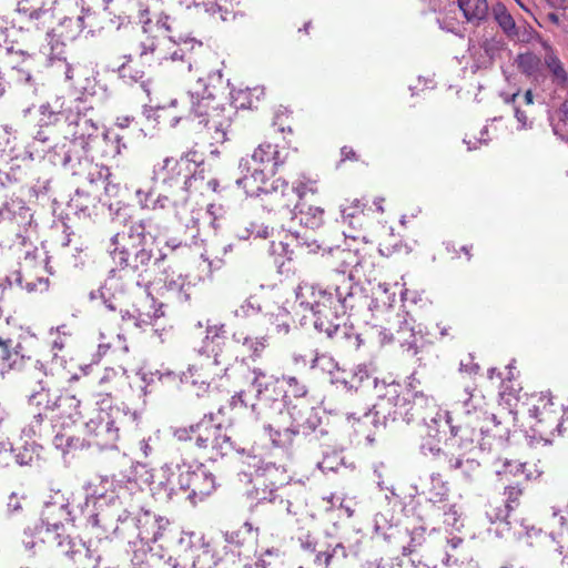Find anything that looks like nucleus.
I'll return each instance as SVG.
<instances>
[{"instance_id":"f8f14e48","label":"nucleus","mask_w":568,"mask_h":568,"mask_svg":"<svg viewBox=\"0 0 568 568\" xmlns=\"http://www.w3.org/2000/svg\"><path fill=\"white\" fill-rule=\"evenodd\" d=\"M73 520L74 517L69 508L68 500L59 493L51 496L50 500L44 503L40 521L41 526L47 527V531H58L63 527L64 521L70 523Z\"/></svg>"},{"instance_id":"8fccbe9b","label":"nucleus","mask_w":568,"mask_h":568,"mask_svg":"<svg viewBox=\"0 0 568 568\" xmlns=\"http://www.w3.org/2000/svg\"><path fill=\"white\" fill-rule=\"evenodd\" d=\"M42 447L40 445L31 444V445H24L21 450L18 453H13V457L16 463L19 466H28L33 463L34 455L39 456V450Z\"/></svg>"},{"instance_id":"de8ad7c7","label":"nucleus","mask_w":568,"mask_h":568,"mask_svg":"<svg viewBox=\"0 0 568 568\" xmlns=\"http://www.w3.org/2000/svg\"><path fill=\"white\" fill-rule=\"evenodd\" d=\"M103 206L108 207L110 216L120 222H124L129 216V205L121 200L106 201L105 199L100 200Z\"/></svg>"},{"instance_id":"c03bdc74","label":"nucleus","mask_w":568,"mask_h":568,"mask_svg":"<svg viewBox=\"0 0 568 568\" xmlns=\"http://www.w3.org/2000/svg\"><path fill=\"white\" fill-rule=\"evenodd\" d=\"M62 116L63 114L54 111L49 103L41 104L39 108L37 125L40 128L53 129Z\"/></svg>"},{"instance_id":"e2e57ef3","label":"nucleus","mask_w":568,"mask_h":568,"mask_svg":"<svg viewBox=\"0 0 568 568\" xmlns=\"http://www.w3.org/2000/svg\"><path fill=\"white\" fill-rule=\"evenodd\" d=\"M260 311V304L253 302V297H250L237 310H235L234 314L237 317H246L251 314L258 313Z\"/></svg>"},{"instance_id":"393cba45","label":"nucleus","mask_w":568,"mask_h":568,"mask_svg":"<svg viewBox=\"0 0 568 568\" xmlns=\"http://www.w3.org/2000/svg\"><path fill=\"white\" fill-rule=\"evenodd\" d=\"M457 4L467 22L475 27L488 20L489 6L487 0H457Z\"/></svg>"},{"instance_id":"ddd939ff","label":"nucleus","mask_w":568,"mask_h":568,"mask_svg":"<svg viewBox=\"0 0 568 568\" xmlns=\"http://www.w3.org/2000/svg\"><path fill=\"white\" fill-rule=\"evenodd\" d=\"M124 508V504L119 494L110 490L106 495L100 496L95 501L94 514L90 515L89 523L92 526H102L104 529L113 526V514L120 513Z\"/></svg>"},{"instance_id":"774afa93","label":"nucleus","mask_w":568,"mask_h":568,"mask_svg":"<svg viewBox=\"0 0 568 568\" xmlns=\"http://www.w3.org/2000/svg\"><path fill=\"white\" fill-rule=\"evenodd\" d=\"M192 568H227V562L222 559H215V555L213 554V559H206V561L203 562L199 559L194 560Z\"/></svg>"},{"instance_id":"72a5a7b5","label":"nucleus","mask_w":568,"mask_h":568,"mask_svg":"<svg viewBox=\"0 0 568 568\" xmlns=\"http://www.w3.org/2000/svg\"><path fill=\"white\" fill-rule=\"evenodd\" d=\"M329 338L352 349H358L362 345L361 335L355 332L353 325L346 323H336Z\"/></svg>"},{"instance_id":"58836bf2","label":"nucleus","mask_w":568,"mask_h":568,"mask_svg":"<svg viewBox=\"0 0 568 568\" xmlns=\"http://www.w3.org/2000/svg\"><path fill=\"white\" fill-rule=\"evenodd\" d=\"M471 409V414H473V417L475 418V422L477 423V425H485L487 427H489L487 424L488 423H491L494 425V427L496 428L495 432H490V436L493 437H497L499 439H508L509 438V430L508 429H505V430H499V426L501 424L500 420H498L497 416L494 415V414H488L487 412L483 410V409H478L474 406L470 407Z\"/></svg>"},{"instance_id":"c756f323","label":"nucleus","mask_w":568,"mask_h":568,"mask_svg":"<svg viewBox=\"0 0 568 568\" xmlns=\"http://www.w3.org/2000/svg\"><path fill=\"white\" fill-rule=\"evenodd\" d=\"M429 479L432 481V488L428 490L426 504L428 505L432 514L438 508V506L447 503L449 488L446 483L442 480V476L438 473L430 474Z\"/></svg>"},{"instance_id":"09e8293b","label":"nucleus","mask_w":568,"mask_h":568,"mask_svg":"<svg viewBox=\"0 0 568 568\" xmlns=\"http://www.w3.org/2000/svg\"><path fill=\"white\" fill-rule=\"evenodd\" d=\"M538 33L536 30L528 23L517 24L516 30L509 37V41L516 43H529L531 42Z\"/></svg>"},{"instance_id":"f03ea898","label":"nucleus","mask_w":568,"mask_h":568,"mask_svg":"<svg viewBox=\"0 0 568 568\" xmlns=\"http://www.w3.org/2000/svg\"><path fill=\"white\" fill-rule=\"evenodd\" d=\"M293 220L300 215V224L304 227L300 231H290L287 237L290 241H280L278 243L272 242L270 252L272 254L284 255L288 261L294 256L303 254H314L321 250L324 253L331 254L334 250H339V246L323 247L316 239L313 237V231L318 229L324 220V210L318 206H308L304 210V204L300 202L293 209Z\"/></svg>"},{"instance_id":"e433bc0d","label":"nucleus","mask_w":568,"mask_h":568,"mask_svg":"<svg viewBox=\"0 0 568 568\" xmlns=\"http://www.w3.org/2000/svg\"><path fill=\"white\" fill-rule=\"evenodd\" d=\"M491 16L498 28L509 39L517 23L507 7L500 1L496 2L491 6Z\"/></svg>"},{"instance_id":"4d7b16f0","label":"nucleus","mask_w":568,"mask_h":568,"mask_svg":"<svg viewBox=\"0 0 568 568\" xmlns=\"http://www.w3.org/2000/svg\"><path fill=\"white\" fill-rule=\"evenodd\" d=\"M425 526H418L415 527L410 532V540L407 546L403 547V554L408 555L415 551V549L420 546L425 541V532H426Z\"/></svg>"},{"instance_id":"864d4df0","label":"nucleus","mask_w":568,"mask_h":568,"mask_svg":"<svg viewBox=\"0 0 568 568\" xmlns=\"http://www.w3.org/2000/svg\"><path fill=\"white\" fill-rule=\"evenodd\" d=\"M505 42L497 37L487 38L481 43V49L484 50L486 57L489 60H495L500 51L504 49Z\"/></svg>"},{"instance_id":"cd10ccee","label":"nucleus","mask_w":568,"mask_h":568,"mask_svg":"<svg viewBox=\"0 0 568 568\" xmlns=\"http://www.w3.org/2000/svg\"><path fill=\"white\" fill-rule=\"evenodd\" d=\"M237 186H243L250 196H260L262 192H270L265 185L266 174L263 169L256 166L250 175L245 174L235 181Z\"/></svg>"},{"instance_id":"4468645a","label":"nucleus","mask_w":568,"mask_h":568,"mask_svg":"<svg viewBox=\"0 0 568 568\" xmlns=\"http://www.w3.org/2000/svg\"><path fill=\"white\" fill-rule=\"evenodd\" d=\"M77 109L79 108L77 106ZM65 120L73 136L71 141L72 146L87 151L89 141L98 134V125L85 113H81L80 110L68 115Z\"/></svg>"},{"instance_id":"2f4dec72","label":"nucleus","mask_w":568,"mask_h":568,"mask_svg":"<svg viewBox=\"0 0 568 568\" xmlns=\"http://www.w3.org/2000/svg\"><path fill=\"white\" fill-rule=\"evenodd\" d=\"M252 161L256 164L273 162L271 174L274 175L278 168L284 164L285 160L280 156L276 145L271 143L260 144L252 154Z\"/></svg>"},{"instance_id":"6e6d98bb","label":"nucleus","mask_w":568,"mask_h":568,"mask_svg":"<svg viewBox=\"0 0 568 568\" xmlns=\"http://www.w3.org/2000/svg\"><path fill=\"white\" fill-rule=\"evenodd\" d=\"M521 495L523 488L519 486V484L506 486L504 489V504L511 510H515L519 506V499Z\"/></svg>"},{"instance_id":"7ed1b4c3","label":"nucleus","mask_w":568,"mask_h":568,"mask_svg":"<svg viewBox=\"0 0 568 568\" xmlns=\"http://www.w3.org/2000/svg\"><path fill=\"white\" fill-rule=\"evenodd\" d=\"M357 294H362V287L357 284H352L348 281L344 282L343 285H337L334 288V292L328 290H320V300H316L314 303L301 301V306L310 308L313 312L315 316V329L326 334V336L329 338L336 323L327 318L326 311H332V308H334L336 320H338L337 314L339 310L343 314H345L347 310L354 308L353 300Z\"/></svg>"},{"instance_id":"49530a36","label":"nucleus","mask_w":568,"mask_h":568,"mask_svg":"<svg viewBox=\"0 0 568 568\" xmlns=\"http://www.w3.org/2000/svg\"><path fill=\"white\" fill-rule=\"evenodd\" d=\"M342 466H345V462L344 457L338 452L324 454L323 459L317 464V467L323 473H336Z\"/></svg>"},{"instance_id":"20e7f679","label":"nucleus","mask_w":568,"mask_h":568,"mask_svg":"<svg viewBox=\"0 0 568 568\" xmlns=\"http://www.w3.org/2000/svg\"><path fill=\"white\" fill-rule=\"evenodd\" d=\"M383 387L385 388L386 399L393 403L395 413L406 424H426L428 417L438 409L434 398L428 397L423 392L415 390L412 383L404 392H402V386L394 382L383 383Z\"/></svg>"},{"instance_id":"052dcab7","label":"nucleus","mask_w":568,"mask_h":568,"mask_svg":"<svg viewBox=\"0 0 568 568\" xmlns=\"http://www.w3.org/2000/svg\"><path fill=\"white\" fill-rule=\"evenodd\" d=\"M395 339H397L403 347L406 346L407 352H409L410 355H416L418 353L417 337L415 334H397Z\"/></svg>"},{"instance_id":"473e14b6","label":"nucleus","mask_w":568,"mask_h":568,"mask_svg":"<svg viewBox=\"0 0 568 568\" xmlns=\"http://www.w3.org/2000/svg\"><path fill=\"white\" fill-rule=\"evenodd\" d=\"M374 369L366 364L357 365L352 374L351 382L355 384L353 389H357L358 387H369L373 386L376 389V394L384 393L385 388L383 384H379L377 377L373 376ZM382 383H385L384 381Z\"/></svg>"},{"instance_id":"338daca9","label":"nucleus","mask_w":568,"mask_h":568,"mask_svg":"<svg viewBox=\"0 0 568 568\" xmlns=\"http://www.w3.org/2000/svg\"><path fill=\"white\" fill-rule=\"evenodd\" d=\"M13 446L10 442H0V466L6 467L10 464L13 457Z\"/></svg>"},{"instance_id":"6e6552de","label":"nucleus","mask_w":568,"mask_h":568,"mask_svg":"<svg viewBox=\"0 0 568 568\" xmlns=\"http://www.w3.org/2000/svg\"><path fill=\"white\" fill-rule=\"evenodd\" d=\"M185 498L195 505L215 490V477L203 464L193 465L185 462Z\"/></svg>"},{"instance_id":"bb28decb","label":"nucleus","mask_w":568,"mask_h":568,"mask_svg":"<svg viewBox=\"0 0 568 568\" xmlns=\"http://www.w3.org/2000/svg\"><path fill=\"white\" fill-rule=\"evenodd\" d=\"M94 437L97 438L95 445L101 448L115 446V442L119 439V428L109 414L100 415V426Z\"/></svg>"},{"instance_id":"4be33fe9","label":"nucleus","mask_w":568,"mask_h":568,"mask_svg":"<svg viewBox=\"0 0 568 568\" xmlns=\"http://www.w3.org/2000/svg\"><path fill=\"white\" fill-rule=\"evenodd\" d=\"M113 526L108 527L106 530H112V532L118 537L123 538H138V531L140 524L139 520V511L132 513L126 507H124L120 513L114 514Z\"/></svg>"},{"instance_id":"37998d69","label":"nucleus","mask_w":568,"mask_h":568,"mask_svg":"<svg viewBox=\"0 0 568 568\" xmlns=\"http://www.w3.org/2000/svg\"><path fill=\"white\" fill-rule=\"evenodd\" d=\"M432 516L438 518L443 517V520L447 526L456 529H458L459 526H463V524H459V513L456 505L445 503L444 505L438 506V508L432 513Z\"/></svg>"},{"instance_id":"1a4fd4ad","label":"nucleus","mask_w":568,"mask_h":568,"mask_svg":"<svg viewBox=\"0 0 568 568\" xmlns=\"http://www.w3.org/2000/svg\"><path fill=\"white\" fill-rule=\"evenodd\" d=\"M251 386L255 389V397L264 404H277V408L290 397L281 379L267 376L261 368L253 369Z\"/></svg>"},{"instance_id":"0e129e2a","label":"nucleus","mask_w":568,"mask_h":568,"mask_svg":"<svg viewBox=\"0 0 568 568\" xmlns=\"http://www.w3.org/2000/svg\"><path fill=\"white\" fill-rule=\"evenodd\" d=\"M511 509L508 508L505 504L503 506H498L491 509V511L487 513L490 521L494 525H497L498 523L509 519Z\"/></svg>"},{"instance_id":"f257e3e1","label":"nucleus","mask_w":568,"mask_h":568,"mask_svg":"<svg viewBox=\"0 0 568 568\" xmlns=\"http://www.w3.org/2000/svg\"><path fill=\"white\" fill-rule=\"evenodd\" d=\"M110 254L121 268H130L142 276L151 263L160 266L166 258L156 229L145 221L130 226L128 234L116 233L110 240Z\"/></svg>"},{"instance_id":"a19ab883","label":"nucleus","mask_w":568,"mask_h":568,"mask_svg":"<svg viewBox=\"0 0 568 568\" xmlns=\"http://www.w3.org/2000/svg\"><path fill=\"white\" fill-rule=\"evenodd\" d=\"M65 145H62L61 148H58L57 145L54 146H49V149H41L40 152L42 153H45V152H51L52 151V158H51V162L54 164V165H58L60 164L61 166L63 168H70V169H73L74 168V164L73 162H80V155H77L75 158L73 156L72 154V151L71 150H64ZM37 153H39V150H37Z\"/></svg>"},{"instance_id":"69168bd1","label":"nucleus","mask_w":568,"mask_h":568,"mask_svg":"<svg viewBox=\"0 0 568 568\" xmlns=\"http://www.w3.org/2000/svg\"><path fill=\"white\" fill-rule=\"evenodd\" d=\"M17 80L23 84L26 93H28V92L37 93V88L34 84L33 77L29 71H26L22 69L18 70Z\"/></svg>"},{"instance_id":"dca6fc26","label":"nucleus","mask_w":568,"mask_h":568,"mask_svg":"<svg viewBox=\"0 0 568 568\" xmlns=\"http://www.w3.org/2000/svg\"><path fill=\"white\" fill-rule=\"evenodd\" d=\"M57 548L60 555L64 556L74 564H89L93 559L94 551L87 544L78 538L62 536L57 532Z\"/></svg>"},{"instance_id":"603ef678","label":"nucleus","mask_w":568,"mask_h":568,"mask_svg":"<svg viewBox=\"0 0 568 568\" xmlns=\"http://www.w3.org/2000/svg\"><path fill=\"white\" fill-rule=\"evenodd\" d=\"M445 420H446L445 415L443 416L442 413L439 412V409H437L434 414H432L428 417V419L426 420V424H423L427 429L426 435L433 439L438 438L439 434H440L442 423L445 424Z\"/></svg>"},{"instance_id":"412c9836","label":"nucleus","mask_w":568,"mask_h":568,"mask_svg":"<svg viewBox=\"0 0 568 568\" xmlns=\"http://www.w3.org/2000/svg\"><path fill=\"white\" fill-rule=\"evenodd\" d=\"M265 471H266V477H264L263 475H257L256 478H255V486L254 488L248 491V497L251 499H255L257 503H262V501H270V503H273L276 500V489H277V485L275 481L273 480H270V483H266V480L270 478L273 477V474L277 471V468L275 467V465H267L266 468H265Z\"/></svg>"},{"instance_id":"680f3d73","label":"nucleus","mask_w":568,"mask_h":568,"mask_svg":"<svg viewBox=\"0 0 568 568\" xmlns=\"http://www.w3.org/2000/svg\"><path fill=\"white\" fill-rule=\"evenodd\" d=\"M85 489V503L84 505L88 506L89 503L92 501L93 507H95V501L100 496L106 495L110 490L105 489L103 486L101 487H93L91 484H87L84 486Z\"/></svg>"},{"instance_id":"5701e85b","label":"nucleus","mask_w":568,"mask_h":568,"mask_svg":"<svg viewBox=\"0 0 568 568\" xmlns=\"http://www.w3.org/2000/svg\"><path fill=\"white\" fill-rule=\"evenodd\" d=\"M378 400L374 404L372 409L365 415V417L371 419V423L376 427L386 428L389 422L397 420L398 414L395 413V407H393V403L386 399L385 392L378 393Z\"/></svg>"},{"instance_id":"f3484780","label":"nucleus","mask_w":568,"mask_h":568,"mask_svg":"<svg viewBox=\"0 0 568 568\" xmlns=\"http://www.w3.org/2000/svg\"><path fill=\"white\" fill-rule=\"evenodd\" d=\"M17 12L37 29L43 28L52 17L50 10L43 8V0H19Z\"/></svg>"},{"instance_id":"79ce46f5","label":"nucleus","mask_w":568,"mask_h":568,"mask_svg":"<svg viewBox=\"0 0 568 568\" xmlns=\"http://www.w3.org/2000/svg\"><path fill=\"white\" fill-rule=\"evenodd\" d=\"M193 284L190 282H185L182 277H179L178 280H171L165 282L164 288L173 294L175 298L180 303H189L191 300V291L193 288Z\"/></svg>"},{"instance_id":"13d9d810","label":"nucleus","mask_w":568,"mask_h":568,"mask_svg":"<svg viewBox=\"0 0 568 568\" xmlns=\"http://www.w3.org/2000/svg\"><path fill=\"white\" fill-rule=\"evenodd\" d=\"M313 368H321L323 371H327L331 375H333V369L338 371L337 363L334 359L326 355L316 356L312 363Z\"/></svg>"},{"instance_id":"39448f33","label":"nucleus","mask_w":568,"mask_h":568,"mask_svg":"<svg viewBox=\"0 0 568 568\" xmlns=\"http://www.w3.org/2000/svg\"><path fill=\"white\" fill-rule=\"evenodd\" d=\"M179 440H195L199 448L206 449L211 447V459L215 460L217 457H224L233 452L239 454L244 453V448L240 449L232 440L226 429L220 424H214L212 416L204 417L201 422L191 425L189 428H179L174 433Z\"/></svg>"},{"instance_id":"a878e982","label":"nucleus","mask_w":568,"mask_h":568,"mask_svg":"<svg viewBox=\"0 0 568 568\" xmlns=\"http://www.w3.org/2000/svg\"><path fill=\"white\" fill-rule=\"evenodd\" d=\"M515 62L519 71L530 79L534 84L544 81L545 75L540 70L541 59L532 52L519 53Z\"/></svg>"},{"instance_id":"c85d7f7f","label":"nucleus","mask_w":568,"mask_h":568,"mask_svg":"<svg viewBox=\"0 0 568 568\" xmlns=\"http://www.w3.org/2000/svg\"><path fill=\"white\" fill-rule=\"evenodd\" d=\"M548 121L552 133L568 144V99L555 111L548 112Z\"/></svg>"},{"instance_id":"9b49d317","label":"nucleus","mask_w":568,"mask_h":568,"mask_svg":"<svg viewBox=\"0 0 568 568\" xmlns=\"http://www.w3.org/2000/svg\"><path fill=\"white\" fill-rule=\"evenodd\" d=\"M174 552L182 559L201 560L213 559V551L209 544L204 542L203 536L195 532L181 531L174 542Z\"/></svg>"},{"instance_id":"f704fd0d","label":"nucleus","mask_w":568,"mask_h":568,"mask_svg":"<svg viewBox=\"0 0 568 568\" xmlns=\"http://www.w3.org/2000/svg\"><path fill=\"white\" fill-rule=\"evenodd\" d=\"M479 463L474 458H464L463 455L452 456L448 459V468L459 471L466 481H473L479 470Z\"/></svg>"},{"instance_id":"6ab92c4d","label":"nucleus","mask_w":568,"mask_h":568,"mask_svg":"<svg viewBox=\"0 0 568 568\" xmlns=\"http://www.w3.org/2000/svg\"><path fill=\"white\" fill-rule=\"evenodd\" d=\"M542 47L546 49V53L544 57V64L547 68L551 83L558 90H567L568 89V71L566 70L564 63L555 52V50L549 45L548 42H542Z\"/></svg>"},{"instance_id":"3c124183","label":"nucleus","mask_w":568,"mask_h":568,"mask_svg":"<svg viewBox=\"0 0 568 568\" xmlns=\"http://www.w3.org/2000/svg\"><path fill=\"white\" fill-rule=\"evenodd\" d=\"M282 382H285L287 384L288 389H286V392H288L293 400H304V397L307 394V388L305 385L301 384L296 377L283 376Z\"/></svg>"},{"instance_id":"0eeeda50","label":"nucleus","mask_w":568,"mask_h":568,"mask_svg":"<svg viewBox=\"0 0 568 568\" xmlns=\"http://www.w3.org/2000/svg\"><path fill=\"white\" fill-rule=\"evenodd\" d=\"M185 462H170L161 467V477L151 484L152 496L160 503H170L185 494Z\"/></svg>"},{"instance_id":"ea45409f","label":"nucleus","mask_w":568,"mask_h":568,"mask_svg":"<svg viewBox=\"0 0 568 568\" xmlns=\"http://www.w3.org/2000/svg\"><path fill=\"white\" fill-rule=\"evenodd\" d=\"M315 407L310 406L305 400H293L291 396L284 400V404L278 407L280 412L285 409L291 418V425L300 423L310 410H313Z\"/></svg>"},{"instance_id":"7c9ffc66","label":"nucleus","mask_w":568,"mask_h":568,"mask_svg":"<svg viewBox=\"0 0 568 568\" xmlns=\"http://www.w3.org/2000/svg\"><path fill=\"white\" fill-rule=\"evenodd\" d=\"M197 83L202 85L201 90L190 91L191 110L197 118H204L207 115V104L205 101L213 100L214 95L210 91L209 87L203 82V79H199ZM209 124L207 120L202 119L200 123Z\"/></svg>"},{"instance_id":"bf43d9fd","label":"nucleus","mask_w":568,"mask_h":568,"mask_svg":"<svg viewBox=\"0 0 568 568\" xmlns=\"http://www.w3.org/2000/svg\"><path fill=\"white\" fill-rule=\"evenodd\" d=\"M60 24L72 28L70 37H74L75 34L82 32L85 28L83 16H78L75 19L71 17H64L60 20Z\"/></svg>"},{"instance_id":"5fc2aeb1","label":"nucleus","mask_w":568,"mask_h":568,"mask_svg":"<svg viewBox=\"0 0 568 568\" xmlns=\"http://www.w3.org/2000/svg\"><path fill=\"white\" fill-rule=\"evenodd\" d=\"M90 194L83 190L77 189L74 195L70 199L68 206L75 212L85 213L89 209Z\"/></svg>"},{"instance_id":"2eb2a0df","label":"nucleus","mask_w":568,"mask_h":568,"mask_svg":"<svg viewBox=\"0 0 568 568\" xmlns=\"http://www.w3.org/2000/svg\"><path fill=\"white\" fill-rule=\"evenodd\" d=\"M138 523L140 524L138 539L146 545L160 540L170 526V520L166 517L143 509L139 510Z\"/></svg>"},{"instance_id":"a18cd8bd","label":"nucleus","mask_w":568,"mask_h":568,"mask_svg":"<svg viewBox=\"0 0 568 568\" xmlns=\"http://www.w3.org/2000/svg\"><path fill=\"white\" fill-rule=\"evenodd\" d=\"M136 196L139 202L143 207H152L155 209H165L171 203H175V200H171L166 194H159L156 199L152 200V193H144L141 190L136 191Z\"/></svg>"},{"instance_id":"b1692460","label":"nucleus","mask_w":568,"mask_h":568,"mask_svg":"<svg viewBox=\"0 0 568 568\" xmlns=\"http://www.w3.org/2000/svg\"><path fill=\"white\" fill-rule=\"evenodd\" d=\"M32 216L31 209L22 200H11L0 206V223L14 221L19 225H31Z\"/></svg>"},{"instance_id":"aec40b11","label":"nucleus","mask_w":568,"mask_h":568,"mask_svg":"<svg viewBox=\"0 0 568 568\" xmlns=\"http://www.w3.org/2000/svg\"><path fill=\"white\" fill-rule=\"evenodd\" d=\"M21 345L12 347V339L0 337V374L2 377L10 371H21L24 367L26 358L20 354Z\"/></svg>"},{"instance_id":"423d86ee","label":"nucleus","mask_w":568,"mask_h":568,"mask_svg":"<svg viewBox=\"0 0 568 568\" xmlns=\"http://www.w3.org/2000/svg\"><path fill=\"white\" fill-rule=\"evenodd\" d=\"M463 424L453 425L449 412H445V425L449 427L450 432L446 445L463 453L471 452L476 444L481 450L489 449L490 444L486 442V438L490 435L491 428L477 425L471 414L469 399L463 404Z\"/></svg>"},{"instance_id":"4c0bfd02","label":"nucleus","mask_w":568,"mask_h":568,"mask_svg":"<svg viewBox=\"0 0 568 568\" xmlns=\"http://www.w3.org/2000/svg\"><path fill=\"white\" fill-rule=\"evenodd\" d=\"M263 429L274 447L288 448L293 445L295 433L291 425L284 429H276L271 424H265Z\"/></svg>"},{"instance_id":"a211bd4d","label":"nucleus","mask_w":568,"mask_h":568,"mask_svg":"<svg viewBox=\"0 0 568 568\" xmlns=\"http://www.w3.org/2000/svg\"><path fill=\"white\" fill-rule=\"evenodd\" d=\"M291 426L294 429L295 437L303 435L310 442H318L328 434L327 429L322 427V416L316 408L310 410L300 423Z\"/></svg>"},{"instance_id":"9d476101","label":"nucleus","mask_w":568,"mask_h":568,"mask_svg":"<svg viewBox=\"0 0 568 568\" xmlns=\"http://www.w3.org/2000/svg\"><path fill=\"white\" fill-rule=\"evenodd\" d=\"M39 389H34L29 396V404L37 407L44 406L45 410H54L55 408L69 407L72 412L68 414L71 423H75L81 414L79 412L80 400L72 395L59 396L52 400L49 396V388L43 379L38 381Z\"/></svg>"},{"instance_id":"c9c22d12","label":"nucleus","mask_w":568,"mask_h":568,"mask_svg":"<svg viewBox=\"0 0 568 568\" xmlns=\"http://www.w3.org/2000/svg\"><path fill=\"white\" fill-rule=\"evenodd\" d=\"M178 162L172 158H166L163 161V166L161 168V172L165 174L162 180V185L166 189L178 187L180 190H185L187 182L190 181V175H184L183 181H181L180 172H174Z\"/></svg>"}]
</instances>
